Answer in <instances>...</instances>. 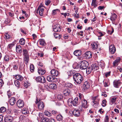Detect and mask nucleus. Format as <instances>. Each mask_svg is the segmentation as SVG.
<instances>
[{"mask_svg":"<svg viewBox=\"0 0 122 122\" xmlns=\"http://www.w3.org/2000/svg\"><path fill=\"white\" fill-rule=\"evenodd\" d=\"M82 75L79 73H76L73 75V78L76 84L80 85L81 84L83 80Z\"/></svg>","mask_w":122,"mask_h":122,"instance_id":"nucleus-1","label":"nucleus"},{"mask_svg":"<svg viewBox=\"0 0 122 122\" xmlns=\"http://www.w3.org/2000/svg\"><path fill=\"white\" fill-rule=\"evenodd\" d=\"M79 103L78 98L76 97L73 100L71 98H69L68 101V104L69 107H72V105L74 106H76Z\"/></svg>","mask_w":122,"mask_h":122,"instance_id":"nucleus-2","label":"nucleus"},{"mask_svg":"<svg viewBox=\"0 0 122 122\" xmlns=\"http://www.w3.org/2000/svg\"><path fill=\"white\" fill-rule=\"evenodd\" d=\"M80 68L81 70H84L86 69L89 65L88 62L86 61H83L81 62Z\"/></svg>","mask_w":122,"mask_h":122,"instance_id":"nucleus-3","label":"nucleus"},{"mask_svg":"<svg viewBox=\"0 0 122 122\" xmlns=\"http://www.w3.org/2000/svg\"><path fill=\"white\" fill-rule=\"evenodd\" d=\"M40 100L36 98V101L35 102L36 104L38 103L37 106L38 108L40 110H43L44 109V105L43 102H40Z\"/></svg>","mask_w":122,"mask_h":122,"instance_id":"nucleus-4","label":"nucleus"},{"mask_svg":"<svg viewBox=\"0 0 122 122\" xmlns=\"http://www.w3.org/2000/svg\"><path fill=\"white\" fill-rule=\"evenodd\" d=\"M47 80L50 82H56L58 81V79L51 75L48 76L47 78Z\"/></svg>","mask_w":122,"mask_h":122,"instance_id":"nucleus-5","label":"nucleus"},{"mask_svg":"<svg viewBox=\"0 0 122 122\" xmlns=\"http://www.w3.org/2000/svg\"><path fill=\"white\" fill-rule=\"evenodd\" d=\"M122 83L120 80H115L113 81V84L114 86L116 88L119 87Z\"/></svg>","mask_w":122,"mask_h":122,"instance_id":"nucleus-6","label":"nucleus"},{"mask_svg":"<svg viewBox=\"0 0 122 122\" xmlns=\"http://www.w3.org/2000/svg\"><path fill=\"white\" fill-rule=\"evenodd\" d=\"M36 80L37 81L43 84H44L46 81L45 77L43 76L36 77Z\"/></svg>","mask_w":122,"mask_h":122,"instance_id":"nucleus-7","label":"nucleus"},{"mask_svg":"<svg viewBox=\"0 0 122 122\" xmlns=\"http://www.w3.org/2000/svg\"><path fill=\"white\" fill-rule=\"evenodd\" d=\"M82 106L83 108H86L89 106V104L87 101L85 99H83L81 100Z\"/></svg>","mask_w":122,"mask_h":122,"instance_id":"nucleus-8","label":"nucleus"},{"mask_svg":"<svg viewBox=\"0 0 122 122\" xmlns=\"http://www.w3.org/2000/svg\"><path fill=\"white\" fill-rule=\"evenodd\" d=\"M17 105L19 108L23 107L24 105V103L23 101L20 100H19L16 103Z\"/></svg>","mask_w":122,"mask_h":122,"instance_id":"nucleus-9","label":"nucleus"},{"mask_svg":"<svg viewBox=\"0 0 122 122\" xmlns=\"http://www.w3.org/2000/svg\"><path fill=\"white\" fill-rule=\"evenodd\" d=\"M109 50L111 54H113L116 51V49L114 45H110L109 46Z\"/></svg>","mask_w":122,"mask_h":122,"instance_id":"nucleus-10","label":"nucleus"},{"mask_svg":"<svg viewBox=\"0 0 122 122\" xmlns=\"http://www.w3.org/2000/svg\"><path fill=\"white\" fill-rule=\"evenodd\" d=\"M84 56L86 58L89 59L92 58V54L90 51H88L84 54Z\"/></svg>","mask_w":122,"mask_h":122,"instance_id":"nucleus-11","label":"nucleus"},{"mask_svg":"<svg viewBox=\"0 0 122 122\" xmlns=\"http://www.w3.org/2000/svg\"><path fill=\"white\" fill-rule=\"evenodd\" d=\"M50 72L51 74L53 76H57L59 74L58 71L54 69H52Z\"/></svg>","mask_w":122,"mask_h":122,"instance_id":"nucleus-12","label":"nucleus"},{"mask_svg":"<svg viewBox=\"0 0 122 122\" xmlns=\"http://www.w3.org/2000/svg\"><path fill=\"white\" fill-rule=\"evenodd\" d=\"M13 120L12 117L10 116H7L5 117L4 121L5 122H12Z\"/></svg>","mask_w":122,"mask_h":122,"instance_id":"nucleus-13","label":"nucleus"},{"mask_svg":"<svg viewBox=\"0 0 122 122\" xmlns=\"http://www.w3.org/2000/svg\"><path fill=\"white\" fill-rule=\"evenodd\" d=\"M59 25H54L53 27V29L55 32H59L60 31L61 28Z\"/></svg>","mask_w":122,"mask_h":122,"instance_id":"nucleus-14","label":"nucleus"},{"mask_svg":"<svg viewBox=\"0 0 122 122\" xmlns=\"http://www.w3.org/2000/svg\"><path fill=\"white\" fill-rule=\"evenodd\" d=\"M71 92L70 90L68 89L64 90L63 93L65 96H69L71 95Z\"/></svg>","mask_w":122,"mask_h":122,"instance_id":"nucleus-15","label":"nucleus"},{"mask_svg":"<svg viewBox=\"0 0 122 122\" xmlns=\"http://www.w3.org/2000/svg\"><path fill=\"white\" fill-rule=\"evenodd\" d=\"M90 86L89 82L87 81H85L83 85V88L84 90H87L88 89Z\"/></svg>","mask_w":122,"mask_h":122,"instance_id":"nucleus-16","label":"nucleus"},{"mask_svg":"<svg viewBox=\"0 0 122 122\" xmlns=\"http://www.w3.org/2000/svg\"><path fill=\"white\" fill-rule=\"evenodd\" d=\"M16 52L17 53L21 54L22 52V47L18 45L16 46Z\"/></svg>","mask_w":122,"mask_h":122,"instance_id":"nucleus-17","label":"nucleus"},{"mask_svg":"<svg viewBox=\"0 0 122 122\" xmlns=\"http://www.w3.org/2000/svg\"><path fill=\"white\" fill-rule=\"evenodd\" d=\"M92 71H96L99 69V66L96 64H92L91 66Z\"/></svg>","mask_w":122,"mask_h":122,"instance_id":"nucleus-18","label":"nucleus"},{"mask_svg":"<svg viewBox=\"0 0 122 122\" xmlns=\"http://www.w3.org/2000/svg\"><path fill=\"white\" fill-rule=\"evenodd\" d=\"M44 83V86L45 89L48 91L49 90L50 88L49 86L50 84L48 82L46 81Z\"/></svg>","mask_w":122,"mask_h":122,"instance_id":"nucleus-19","label":"nucleus"},{"mask_svg":"<svg viewBox=\"0 0 122 122\" xmlns=\"http://www.w3.org/2000/svg\"><path fill=\"white\" fill-rule=\"evenodd\" d=\"M121 59L119 58L117 59L113 62V64L114 66H116L118 65V63L120 62Z\"/></svg>","mask_w":122,"mask_h":122,"instance_id":"nucleus-20","label":"nucleus"},{"mask_svg":"<svg viewBox=\"0 0 122 122\" xmlns=\"http://www.w3.org/2000/svg\"><path fill=\"white\" fill-rule=\"evenodd\" d=\"M80 113L79 110L75 109L73 111V113L75 116L78 117L80 115Z\"/></svg>","mask_w":122,"mask_h":122,"instance_id":"nucleus-21","label":"nucleus"},{"mask_svg":"<svg viewBox=\"0 0 122 122\" xmlns=\"http://www.w3.org/2000/svg\"><path fill=\"white\" fill-rule=\"evenodd\" d=\"M9 102L10 104L12 106L14 105L15 102V98L14 97H11L10 99Z\"/></svg>","mask_w":122,"mask_h":122,"instance_id":"nucleus-22","label":"nucleus"},{"mask_svg":"<svg viewBox=\"0 0 122 122\" xmlns=\"http://www.w3.org/2000/svg\"><path fill=\"white\" fill-rule=\"evenodd\" d=\"M38 72L40 75H43L45 73L46 71L42 68H40L38 69Z\"/></svg>","mask_w":122,"mask_h":122,"instance_id":"nucleus-23","label":"nucleus"},{"mask_svg":"<svg viewBox=\"0 0 122 122\" xmlns=\"http://www.w3.org/2000/svg\"><path fill=\"white\" fill-rule=\"evenodd\" d=\"M15 77L18 81H22L23 79V77L20 75H16L15 76Z\"/></svg>","mask_w":122,"mask_h":122,"instance_id":"nucleus-24","label":"nucleus"},{"mask_svg":"<svg viewBox=\"0 0 122 122\" xmlns=\"http://www.w3.org/2000/svg\"><path fill=\"white\" fill-rule=\"evenodd\" d=\"M74 54L76 56H80L81 55V51L80 50L75 51L74 52Z\"/></svg>","mask_w":122,"mask_h":122,"instance_id":"nucleus-25","label":"nucleus"},{"mask_svg":"<svg viewBox=\"0 0 122 122\" xmlns=\"http://www.w3.org/2000/svg\"><path fill=\"white\" fill-rule=\"evenodd\" d=\"M92 104L94 107L97 108L98 106L99 102L98 101H93Z\"/></svg>","mask_w":122,"mask_h":122,"instance_id":"nucleus-26","label":"nucleus"},{"mask_svg":"<svg viewBox=\"0 0 122 122\" xmlns=\"http://www.w3.org/2000/svg\"><path fill=\"white\" fill-rule=\"evenodd\" d=\"M14 83L15 86L17 87V88H19L20 86V84L19 82L17 80L15 81Z\"/></svg>","mask_w":122,"mask_h":122,"instance_id":"nucleus-27","label":"nucleus"},{"mask_svg":"<svg viewBox=\"0 0 122 122\" xmlns=\"http://www.w3.org/2000/svg\"><path fill=\"white\" fill-rule=\"evenodd\" d=\"M23 55L24 56H29L27 50L26 49H24L22 50Z\"/></svg>","mask_w":122,"mask_h":122,"instance_id":"nucleus-28","label":"nucleus"},{"mask_svg":"<svg viewBox=\"0 0 122 122\" xmlns=\"http://www.w3.org/2000/svg\"><path fill=\"white\" fill-rule=\"evenodd\" d=\"M117 99V98L115 97H113L110 99V102L112 103V104L116 102Z\"/></svg>","mask_w":122,"mask_h":122,"instance_id":"nucleus-29","label":"nucleus"},{"mask_svg":"<svg viewBox=\"0 0 122 122\" xmlns=\"http://www.w3.org/2000/svg\"><path fill=\"white\" fill-rule=\"evenodd\" d=\"M50 89V88L52 89H55L56 87V85L54 83H52L50 84L49 86Z\"/></svg>","mask_w":122,"mask_h":122,"instance_id":"nucleus-30","label":"nucleus"},{"mask_svg":"<svg viewBox=\"0 0 122 122\" xmlns=\"http://www.w3.org/2000/svg\"><path fill=\"white\" fill-rule=\"evenodd\" d=\"M39 42L40 45L43 46H45L46 44L45 41L43 39L40 40L39 41Z\"/></svg>","mask_w":122,"mask_h":122,"instance_id":"nucleus-31","label":"nucleus"},{"mask_svg":"<svg viewBox=\"0 0 122 122\" xmlns=\"http://www.w3.org/2000/svg\"><path fill=\"white\" fill-rule=\"evenodd\" d=\"M63 117L60 114L58 115L56 117V119L58 121H61L63 120Z\"/></svg>","mask_w":122,"mask_h":122,"instance_id":"nucleus-32","label":"nucleus"},{"mask_svg":"<svg viewBox=\"0 0 122 122\" xmlns=\"http://www.w3.org/2000/svg\"><path fill=\"white\" fill-rule=\"evenodd\" d=\"M91 46V47L93 50H96L97 48V45L95 43H92Z\"/></svg>","mask_w":122,"mask_h":122,"instance_id":"nucleus-33","label":"nucleus"},{"mask_svg":"<svg viewBox=\"0 0 122 122\" xmlns=\"http://www.w3.org/2000/svg\"><path fill=\"white\" fill-rule=\"evenodd\" d=\"M117 15L115 13H114L111 17L110 19L112 21L114 20L117 19Z\"/></svg>","mask_w":122,"mask_h":122,"instance_id":"nucleus-34","label":"nucleus"},{"mask_svg":"<svg viewBox=\"0 0 122 122\" xmlns=\"http://www.w3.org/2000/svg\"><path fill=\"white\" fill-rule=\"evenodd\" d=\"M74 74H75V72L72 71H69L67 72V74L68 76V78L70 77L72 75L73 76Z\"/></svg>","mask_w":122,"mask_h":122,"instance_id":"nucleus-35","label":"nucleus"},{"mask_svg":"<svg viewBox=\"0 0 122 122\" xmlns=\"http://www.w3.org/2000/svg\"><path fill=\"white\" fill-rule=\"evenodd\" d=\"M15 44L14 42H13L12 43L9 44L7 48L8 49H11L13 46Z\"/></svg>","mask_w":122,"mask_h":122,"instance_id":"nucleus-36","label":"nucleus"},{"mask_svg":"<svg viewBox=\"0 0 122 122\" xmlns=\"http://www.w3.org/2000/svg\"><path fill=\"white\" fill-rule=\"evenodd\" d=\"M24 58L25 64H27L28 63V61L29 60V56H24Z\"/></svg>","mask_w":122,"mask_h":122,"instance_id":"nucleus-37","label":"nucleus"},{"mask_svg":"<svg viewBox=\"0 0 122 122\" xmlns=\"http://www.w3.org/2000/svg\"><path fill=\"white\" fill-rule=\"evenodd\" d=\"M44 114L46 116L49 117L51 115V113L50 112L47 111H45L44 113Z\"/></svg>","mask_w":122,"mask_h":122,"instance_id":"nucleus-38","label":"nucleus"},{"mask_svg":"<svg viewBox=\"0 0 122 122\" xmlns=\"http://www.w3.org/2000/svg\"><path fill=\"white\" fill-rule=\"evenodd\" d=\"M19 43L21 45H24L25 43V40L23 38L20 39L19 40Z\"/></svg>","mask_w":122,"mask_h":122,"instance_id":"nucleus-39","label":"nucleus"},{"mask_svg":"<svg viewBox=\"0 0 122 122\" xmlns=\"http://www.w3.org/2000/svg\"><path fill=\"white\" fill-rule=\"evenodd\" d=\"M92 71L91 67H88L86 69V71L87 74H89L90 73L91 71Z\"/></svg>","mask_w":122,"mask_h":122,"instance_id":"nucleus-40","label":"nucleus"},{"mask_svg":"<svg viewBox=\"0 0 122 122\" xmlns=\"http://www.w3.org/2000/svg\"><path fill=\"white\" fill-rule=\"evenodd\" d=\"M79 65L78 63H75L73 64L72 67L74 69H78L79 67Z\"/></svg>","mask_w":122,"mask_h":122,"instance_id":"nucleus-41","label":"nucleus"},{"mask_svg":"<svg viewBox=\"0 0 122 122\" xmlns=\"http://www.w3.org/2000/svg\"><path fill=\"white\" fill-rule=\"evenodd\" d=\"M48 118L44 117H43L41 118V122H48Z\"/></svg>","mask_w":122,"mask_h":122,"instance_id":"nucleus-42","label":"nucleus"},{"mask_svg":"<svg viewBox=\"0 0 122 122\" xmlns=\"http://www.w3.org/2000/svg\"><path fill=\"white\" fill-rule=\"evenodd\" d=\"M30 84L28 81H26L24 83V86L26 87H27L28 86H30Z\"/></svg>","mask_w":122,"mask_h":122,"instance_id":"nucleus-43","label":"nucleus"},{"mask_svg":"<svg viewBox=\"0 0 122 122\" xmlns=\"http://www.w3.org/2000/svg\"><path fill=\"white\" fill-rule=\"evenodd\" d=\"M96 0H92V3L91 4L92 6H93L94 8L96 7L97 6V5L96 4Z\"/></svg>","mask_w":122,"mask_h":122,"instance_id":"nucleus-44","label":"nucleus"},{"mask_svg":"<svg viewBox=\"0 0 122 122\" xmlns=\"http://www.w3.org/2000/svg\"><path fill=\"white\" fill-rule=\"evenodd\" d=\"M99 64L100 66L102 68H104L105 64L103 61L99 63Z\"/></svg>","mask_w":122,"mask_h":122,"instance_id":"nucleus-45","label":"nucleus"},{"mask_svg":"<svg viewBox=\"0 0 122 122\" xmlns=\"http://www.w3.org/2000/svg\"><path fill=\"white\" fill-rule=\"evenodd\" d=\"M6 111V108L4 107H2L0 108V112L3 113Z\"/></svg>","mask_w":122,"mask_h":122,"instance_id":"nucleus-46","label":"nucleus"},{"mask_svg":"<svg viewBox=\"0 0 122 122\" xmlns=\"http://www.w3.org/2000/svg\"><path fill=\"white\" fill-rule=\"evenodd\" d=\"M27 109L25 108H24L21 111L22 113L25 114H27Z\"/></svg>","mask_w":122,"mask_h":122,"instance_id":"nucleus-47","label":"nucleus"},{"mask_svg":"<svg viewBox=\"0 0 122 122\" xmlns=\"http://www.w3.org/2000/svg\"><path fill=\"white\" fill-rule=\"evenodd\" d=\"M44 9L43 8H42L40 9V10L39 11V13L40 15L41 16H42L43 15V13L44 11Z\"/></svg>","mask_w":122,"mask_h":122,"instance_id":"nucleus-48","label":"nucleus"},{"mask_svg":"<svg viewBox=\"0 0 122 122\" xmlns=\"http://www.w3.org/2000/svg\"><path fill=\"white\" fill-rule=\"evenodd\" d=\"M66 87L69 88H71L73 86L72 84L70 83H66Z\"/></svg>","mask_w":122,"mask_h":122,"instance_id":"nucleus-49","label":"nucleus"},{"mask_svg":"<svg viewBox=\"0 0 122 122\" xmlns=\"http://www.w3.org/2000/svg\"><path fill=\"white\" fill-rule=\"evenodd\" d=\"M34 67L33 65V64L31 65L30 66V71L32 72H33L34 71Z\"/></svg>","mask_w":122,"mask_h":122,"instance_id":"nucleus-50","label":"nucleus"},{"mask_svg":"<svg viewBox=\"0 0 122 122\" xmlns=\"http://www.w3.org/2000/svg\"><path fill=\"white\" fill-rule=\"evenodd\" d=\"M9 56L7 55L5 56L4 58V60L5 61H9Z\"/></svg>","mask_w":122,"mask_h":122,"instance_id":"nucleus-51","label":"nucleus"},{"mask_svg":"<svg viewBox=\"0 0 122 122\" xmlns=\"http://www.w3.org/2000/svg\"><path fill=\"white\" fill-rule=\"evenodd\" d=\"M103 84L104 86L105 87H107L109 85V83L107 81L104 82Z\"/></svg>","mask_w":122,"mask_h":122,"instance_id":"nucleus-52","label":"nucleus"},{"mask_svg":"<svg viewBox=\"0 0 122 122\" xmlns=\"http://www.w3.org/2000/svg\"><path fill=\"white\" fill-rule=\"evenodd\" d=\"M79 97L80 100H82L83 99H84V96L82 94L79 93Z\"/></svg>","mask_w":122,"mask_h":122,"instance_id":"nucleus-53","label":"nucleus"},{"mask_svg":"<svg viewBox=\"0 0 122 122\" xmlns=\"http://www.w3.org/2000/svg\"><path fill=\"white\" fill-rule=\"evenodd\" d=\"M54 35L56 38H57L58 37L59 38H61V36H60L59 34H57L56 33H54Z\"/></svg>","mask_w":122,"mask_h":122,"instance_id":"nucleus-54","label":"nucleus"},{"mask_svg":"<svg viewBox=\"0 0 122 122\" xmlns=\"http://www.w3.org/2000/svg\"><path fill=\"white\" fill-rule=\"evenodd\" d=\"M4 84V82L2 79H0V87H2Z\"/></svg>","mask_w":122,"mask_h":122,"instance_id":"nucleus-55","label":"nucleus"},{"mask_svg":"<svg viewBox=\"0 0 122 122\" xmlns=\"http://www.w3.org/2000/svg\"><path fill=\"white\" fill-rule=\"evenodd\" d=\"M19 69L20 71H21L23 69V65L22 64L20 63H19Z\"/></svg>","mask_w":122,"mask_h":122,"instance_id":"nucleus-56","label":"nucleus"},{"mask_svg":"<svg viewBox=\"0 0 122 122\" xmlns=\"http://www.w3.org/2000/svg\"><path fill=\"white\" fill-rule=\"evenodd\" d=\"M63 97V95L61 94H59L57 96V98L59 100L62 99Z\"/></svg>","mask_w":122,"mask_h":122,"instance_id":"nucleus-57","label":"nucleus"},{"mask_svg":"<svg viewBox=\"0 0 122 122\" xmlns=\"http://www.w3.org/2000/svg\"><path fill=\"white\" fill-rule=\"evenodd\" d=\"M97 34L98 37L102 36L104 35L100 31H97Z\"/></svg>","mask_w":122,"mask_h":122,"instance_id":"nucleus-58","label":"nucleus"},{"mask_svg":"<svg viewBox=\"0 0 122 122\" xmlns=\"http://www.w3.org/2000/svg\"><path fill=\"white\" fill-rule=\"evenodd\" d=\"M111 72V71H109L105 73V76L106 77H107L110 76Z\"/></svg>","mask_w":122,"mask_h":122,"instance_id":"nucleus-59","label":"nucleus"},{"mask_svg":"<svg viewBox=\"0 0 122 122\" xmlns=\"http://www.w3.org/2000/svg\"><path fill=\"white\" fill-rule=\"evenodd\" d=\"M82 107H83L82 105L79 106L78 109H77V110H79V111L81 112L83 110Z\"/></svg>","mask_w":122,"mask_h":122,"instance_id":"nucleus-60","label":"nucleus"},{"mask_svg":"<svg viewBox=\"0 0 122 122\" xmlns=\"http://www.w3.org/2000/svg\"><path fill=\"white\" fill-rule=\"evenodd\" d=\"M106 101L105 99L103 100L102 101V106L103 107H105L106 106Z\"/></svg>","mask_w":122,"mask_h":122,"instance_id":"nucleus-61","label":"nucleus"},{"mask_svg":"<svg viewBox=\"0 0 122 122\" xmlns=\"http://www.w3.org/2000/svg\"><path fill=\"white\" fill-rule=\"evenodd\" d=\"M5 37L7 39H9L11 38V36H10L7 33L5 34Z\"/></svg>","mask_w":122,"mask_h":122,"instance_id":"nucleus-62","label":"nucleus"},{"mask_svg":"<svg viewBox=\"0 0 122 122\" xmlns=\"http://www.w3.org/2000/svg\"><path fill=\"white\" fill-rule=\"evenodd\" d=\"M13 68L14 70L16 71L18 69V65L17 64H15L13 66Z\"/></svg>","mask_w":122,"mask_h":122,"instance_id":"nucleus-63","label":"nucleus"},{"mask_svg":"<svg viewBox=\"0 0 122 122\" xmlns=\"http://www.w3.org/2000/svg\"><path fill=\"white\" fill-rule=\"evenodd\" d=\"M38 55L40 57H42L44 55L43 53L41 52L40 53H37Z\"/></svg>","mask_w":122,"mask_h":122,"instance_id":"nucleus-64","label":"nucleus"}]
</instances>
